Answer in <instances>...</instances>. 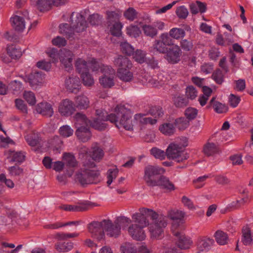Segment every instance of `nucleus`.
<instances>
[{
    "label": "nucleus",
    "instance_id": "nucleus-10",
    "mask_svg": "<svg viewBox=\"0 0 253 253\" xmlns=\"http://www.w3.org/2000/svg\"><path fill=\"white\" fill-rule=\"evenodd\" d=\"M98 70L102 75L99 79L100 84L105 88H110L115 84L114 79L115 77V70L110 66L104 65L99 63V66L98 67Z\"/></svg>",
    "mask_w": 253,
    "mask_h": 253
},
{
    "label": "nucleus",
    "instance_id": "nucleus-50",
    "mask_svg": "<svg viewBox=\"0 0 253 253\" xmlns=\"http://www.w3.org/2000/svg\"><path fill=\"white\" fill-rule=\"evenodd\" d=\"M73 248V243L67 242L57 245L56 249L59 252H67L71 250Z\"/></svg>",
    "mask_w": 253,
    "mask_h": 253
},
{
    "label": "nucleus",
    "instance_id": "nucleus-62",
    "mask_svg": "<svg viewBox=\"0 0 253 253\" xmlns=\"http://www.w3.org/2000/svg\"><path fill=\"white\" fill-rule=\"evenodd\" d=\"M197 114V109L193 107H189L185 111V115L189 120H193L195 119L196 117Z\"/></svg>",
    "mask_w": 253,
    "mask_h": 253
},
{
    "label": "nucleus",
    "instance_id": "nucleus-11",
    "mask_svg": "<svg viewBox=\"0 0 253 253\" xmlns=\"http://www.w3.org/2000/svg\"><path fill=\"white\" fill-rule=\"evenodd\" d=\"M29 20L28 12L26 10L16 11L10 18L13 28L19 32H22L25 29L26 23Z\"/></svg>",
    "mask_w": 253,
    "mask_h": 253
},
{
    "label": "nucleus",
    "instance_id": "nucleus-8",
    "mask_svg": "<svg viewBox=\"0 0 253 253\" xmlns=\"http://www.w3.org/2000/svg\"><path fill=\"white\" fill-rule=\"evenodd\" d=\"M46 53L54 63L60 59L66 70L69 71L72 68L73 54L71 51L63 49L58 51L55 48H51L46 50Z\"/></svg>",
    "mask_w": 253,
    "mask_h": 253
},
{
    "label": "nucleus",
    "instance_id": "nucleus-19",
    "mask_svg": "<svg viewBox=\"0 0 253 253\" xmlns=\"http://www.w3.org/2000/svg\"><path fill=\"white\" fill-rule=\"evenodd\" d=\"M44 77L41 72H35L31 74L28 77L24 78L26 82L29 83L33 89H36L42 85L43 82Z\"/></svg>",
    "mask_w": 253,
    "mask_h": 253
},
{
    "label": "nucleus",
    "instance_id": "nucleus-57",
    "mask_svg": "<svg viewBox=\"0 0 253 253\" xmlns=\"http://www.w3.org/2000/svg\"><path fill=\"white\" fill-rule=\"evenodd\" d=\"M216 151V145L213 143H207L203 149L204 153L210 156L215 153Z\"/></svg>",
    "mask_w": 253,
    "mask_h": 253
},
{
    "label": "nucleus",
    "instance_id": "nucleus-31",
    "mask_svg": "<svg viewBox=\"0 0 253 253\" xmlns=\"http://www.w3.org/2000/svg\"><path fill=\"white\" fill-rule=\"evenodd\" d=\"M253 240V231L252 232L250 229L247 227H244L242 231V242L245 245H250Z\"/></svg>",
    "mask_w": 253,
    "mask_h": 253
},
{
    "label": "nucleus",
    "instance_id": "nucleus-64",
    "mask_svg": "<svg viewBox=\"0 0 253 253\" xmlns=\"http://www.w3.org/2000/svg\"><path fill=\"white\" fill-rule=\"evenodd\" d=\"M124 15L126 19L130 21H132L136 16V12L134 8L129 7L126 10Z\"/></svg>",
    "mask_w": 253,
    "mask_h": 253
},
{
    "label": "nucleus",
    "instance_id": "nucleus-53",
    "mask_svg": "<svg viewBox=\"0 0 253 253\" xmlns=\"http://www.w3.org/2000/svg\"><path fill=\"white\" fill-rule=\"evenodd\" d=\"M175 124L179 130H184L188 127L189 121L185 118H180L175 121Z\"/></svg>",
    "mask_w": 253,
    "mask_h": 253
},
{
    "label": "nucleus",
    "instance_id": "nucleus-38",
    "mask_svg": "<svg viewBox=\"0 0 253 253\" xmlns=\"http://www.w3.org/2000/svg\"><path fill=\"white\" fill-rule=\"evenodd\" d=\"M7 52L13 59L18 58L22 55L21 49L14 45H8L7 47Z\"/></svg>",
    "mask_w": 253,
    "mask_h": 253
},
{
    "label": "nucleus",
    "instance_id": "nucleus-9",
    "mask_svg": "<svg viewBox=\"0 0 253 253\" xmlns=\"http://www.w3.org/2000/svg\"><path fill=\"white\" fill-rule=\"evenodd\" d=\"M75 23H73V27H70L68 24H62L59 26L60 32L71 37V35L76 32H81L84 31L87 27V23L84 21V17L80 13H76Z\"/></svg>",
    "mask_w": 253,
    "mask_h": 253
},
{
    "label": "nucleus",
    "instance_id": "nucleus-17",
    "mask_svg": "<svg viewBox=\"0 0 253 253\" xmlns=\"http://www.w3.org/2000/svg\"><path fill=\"white\" fill-rule=\"evenodd\" d=\"M127 109L128 110V109ZM128 110L130 112L129 115L130 116L129 119L131 121V123L132 125V128L131 130L133 129V127L134 125H138L139 126H142L147 124L153 125L156 124L157 122V120L156 119H152L150 117H146V115L145 114L139 113L136 114L134 116L133 122L132 123V121L131 119V113L129 109H128ZM130 130H131V129Z\"/></svg>",
    "mask_w": 253,
    "mask_h": 253
},
{
    "label": "nucleus",
    "instance_id": "nucleus-29",
    "mask_svg": "<svg viewBox=\"0 0 253 253\" xmlns=\"http://www.w3.org/2000/svg\"><path fill=\"white\" fill-rule=\"evenodd\" d=\"M114 62L115 65L118 68H126L131 69L132 67V63L128 58L122 55H119L115 58Z\"/></svg>",
    "mask_w": 253,
    "mask_h": 253
},
{
    "label": "nucleus",
    "instance_id": "nucleus-7",
    "mask_svg": "<svg viewBox=\"0 0 253 253\" xmlns=\"http://www.w3.org/2000/svg\"><path fill=\"white\" fill-rule=\"evenodd\" d=\"M131 222V220L127 217L122 216L118 217L114 222L110 220H103L104 230L109 237L116 238L121 233V230H124Z\"/></svg>",
    "mask_w": 253,
    "mask_h": 253
},
{
    "label": "nucleus",
    "instance_id": "nucleus-63",
    "mask_svg": "<svg viewBox=\"0 0 253 253\" xmlns=\"http://www.w3.org/2000/svg\"><path fill=\"white\" fill-rule=\"evenodd\" d=\"M229 102L231 106L233 108L236 107L241 101L239 96L235 95L234 94H230L228 97Z\"/></svg>",
    "mask_w": 253,
    "mask_h": 253
},
{
    "label": "nucleus",
    "instance_id": "nucleus-58",
    "mask_svg": "<svg viewBox=\"0 0 253 253\" xmlns=\"http://www.w3.org/2000/svg\"><path fill=\"white\" fill-rule=\"evenodd\" d=\"M118 171V169L116 167L108 170L107 173L108 180L107 182L108 185H110L113 182V179L116 178Z\"/></svg>",
    "mask_w": 253,
    "mask_h": 253
},
{
    "label": "nucleus",
    "instance_id": "nucleus-44",
    "mask_svg": "<svg viewBox=\"0 0 253 253\" xmlns=\"http://www.w3.org/2000/svg\"><path fill=\"white\" fill-rule=\"evenodd\" d=\"M62 148V141L58 136L55 137L52 142L51 149L55 154H58L61 152Z\"/></svg>",
    "mask_w": 253,
    "mask_h": 253
},
{
    "label": "nucleus",
    "instance_id": "nucleus-42",
    "mask_svg": "<svg viewBox=\"0 0 253 253\" xmlns=\"http://www.w3.org/2000/svg\"><path fill=\"white\" fill-rule=\"evenodd\" d=\"M40 11L47 10L53 4L52 0H34Z\"/></svg>",
    "mask_w": 253,
    "mask_h": 253
},
{
    "label": "nucleus",
    "instance_id": "nucleus-1",
    "mask_svg": "<svg viewBox=\"0 0 253 253\" xmlns=\"http://www.w3.org/2000/svg\"><path fill=\"white\" fill-rule=\"evenodd\" d=\"M133 224L127 228L128 235L136 241H143L146 238L143 228L148 226L151 238H160L167 226V217L158 215L154 211L146 208L140 209L139 212L132 214Z\"/></svg>",
    "mask_w": 253,
    "mask_h": 253
},
{
    "label": "nucleus",
    "instance_id": "nucleus-55",
    "mask_svg": "<svg viewBox=\"0 0 253 253\" xmlns=\"http://www.w3.org/2000/svg\"><path fill=\"white\" fill-rule=\"evenodd\" d=\"M197 91L194 86L189 85L186 87L185 95L187 97V99H194L197 96Z\"/></svg>",
    "mask_w": 253,
    "mask_h": 253
},
{
    "label": "nucleus",
    "instance_id": "nucleus-13",
    "mask_svg": "<svg viewBox=\"0 0 253 253\" xmlns=\"http://www.w3.org/2000/svg\"><path fill=\"white\" fill-rule=\"evenodd\" d=\"M110 24L108 25L109 32L114 36L120 37L122 35V29L123 24L119 22L120 14L114 11L107 13Z\"/></svg>",
    "mask_w": 253,
    "mask_h": 253
},
{
    "label": "nucleus",
    "instance_id": "nucleus-45",
    "mask_svg": "<svg viewBox=\"0 0 253 253\" xmlns=\"http://www.w3.org/2000/svg\"><path fill=\"white\" fill-rule=\"evenodd\" d=\"M23 98L31 106L36 103L37 100L35 94L31 91H25L23 93Z\"/></svg>",
    "mask_w": 253,
    "mask_h": 253
},
{
    "label": "nucleus",
    "instance_id": "nucleus-6",
    "mask_svg": "<svg viewBox=\"0 0 253 253\" xmlns=\"http://www.w3.org/2000/svg\"><path fill=\"white\" fill-rule=\"evenodd\" d=\"M96 175V172L93 171L89 174L86 175L84 170L82 168L75 174L73 170L68 169L64 174H58L57 176V179L59 182L65 184L67 181V177H71L74 180L79 181L82 185H84L95 183V178Z\"/></svg>",
    "mask_w": 253,
    "mask_h": 253
},
{
    "label": "nucleus",
    "instance_id": "nucleus-41",
    "mask_svg": "<svg viewBox=\"0 0 253 253\" xmlns=\"http://www.w3.org/2000/svg\"><path fill=\"white\" fill-rule=\"evenodd\" d=\"M146 55V52L140 49H137L132 54L134 60L140 64L145 62L147 59Z\"/></svg>",
    "mask_w": 253,
    "mask_h": 253
},
{
    "label": "nucleus",
    "instance_id": "nucleus-16",
    "mask_svg": "<svg viewBox=\"0 0 253 253\" xmlns=\"http://www.w3.org/2000/svg\"><path fill=\"white\" fill-rule=\"evenodd\" d=\"M88 232L91 234L93 238L100 241L104 237V224L103 221L101 222L94 221L88 226Z\"/></svg>",
    "mask_w": 253,
    "mask_h": 253
},
{
    "label": "nucleus",
    "instance_id": "nucleus-28",
    "mask_svg": "<svg viewBox=\"0 0 253 253\" xmlns=\"http://www.w3.org/2000/svg\"><path fill=\"white\" fill-rule=\"evenodd\" d=\"M74 120L77 128L81 126L87 127L88 126H90L91 122L90 120L86 118L84 114L81 113H77L74 117Z\"/></svg>",
    "mask_w": 253,
    "mask_h": 253
},
{
    "label": "nucleus",
    "instance_id": "nucleus-61",
    "mask_svg": "<svg viewBox=\"0 0 253 253\" xmlns=\"http://www.w3.org/2000/svg\"><path fill=\"white\" fill-rule=\"evenodd\" d=\"M9 88L11 89L14 93H16L22 90L23 87L21 82L16 80L12 81L9 84Z\"/></svg>",
    "mask_w": 253,
    "mask_h": 253
},
{
    "label": "nucleus",
    "instance_id": "nucleus-20",
    "mask_svg": "<svg viewBox=\"0 0 253 253\" xmlns=\"http://www.w3.org/2000/svg\"><path fill=\"white\" fill-rule=\"evenodd\" d=\"M172 233L175 236L177 245L180 249H186L190 247L192 244L190 238L186 237L179 229L174 231Z\"/></svg>",
    "mask_w": 253,
    "mask_h": 253
},
{
    "label": "nucleus",
    "instance_id": "nucleus-35",
    "mask_svg": "<svg viewBox=\"0 0 253 253\" xmlns=\"http://www.w3.org/2000/svg\"><path fill=\"white\" fill-rule=\"evenodd\" d=\"M210 105H212L214 110L217 113H224L227 111L228 107L224 104L215 101L213 97L210 101Z\"/></svg>",
    "mask_w": 253,
    "mask_h": 253
},
{
    "label": "nucleus",
    "instance_id": "nucleus-25",
    "mask_svg": "<svg viewBox=\"0 0 253 253\" xmlns=\"http://www.w3.org/2000/svg\"><path fill=\"white\" fill-rule=\"evenodd\" d=\"M130 69L120 68L117 69V76L121 81L130 82L133 79V74L129 71Z\"/></svg>",
    "mask_w": 253,
    "mask_h": 253
},
{
    "label": "nucleus",
    "instance_id": "nucleus-22",
    "mask_svg": "<svg viewBox=\"0 0 253 253\" xmlns=\"http://www.w3.org/2000/svg\"><path fill=\"white\" fill-rule=\"evenodd\" d=\"M66 88L71 92H77L81 88V82L79 77L72 76L65 81Z\"/></svg>",
    "mask_w": 253,
    "mask_h": 253
},
{
    "label": "nucleus",
    "instance_id": "nucleus-34",
    "mask_svg": "<svg viewBox=\"0 0 253 253\" xmlns=\"http://www.w3.org/2000/svg\"><path fill=\"white\" fill-rule=\"evenodd\" d=\"M75 103L77 108L80 109H85L88 107L89 101L86 96L82 94L76 97Z\"/></svg>",
    "mask_w": 253,
    "mask_h": 253
},
{
    "label": "nucleus",
    "instance_id": "nucleus-51",
    "mask_svg": "<svg viewBox=\"0 0 253 253\" xmlns=\"http://www.w3.org/2000/svg\"><path fill=\"white\" fill-rule=\"evenodd\" d=\"M159 40H161L166 46L173 45V40L170 37L169 33H164L159 37Z\"/></svg>",
    "mask_w": 253,
    "mask_h": 253
},
{
    "label": "nucleus",
    "instance_id": "nucleus-12",
    "mask_svg": "<svg viewBox=\"0 0 253 253\" xmlns=\"http://www.w3.org/2000/svg\"><path fill=\"white\" fill-rule=\"evenodd\" d=\"M167 156L169 159L181 162L186 160L188 156L182 147L175 143H171L167 149Z\"/></svg>",
    "mask_w": 253,
    "mask_h": 253
},
{
    "label": "nucleus",
    "instance_id": "nucleus-54",
    "mask_svg": "<svg viewBox=\"0 0 253 253\" xmlns=\"http://www.w3.org/2000/svg\"><path fill=\"white\" fill-rule=\"evenodd\" d=\"M121 50L128 55H132L134 52V48L127 42H122L120 44Z\"/></svg>",
    "mask_w": 253,
    "mask_h": 253
},
{
    "label": "nucleus",
    "instance_id": "nucleus-21",
    "mask_svg": "<svg viewBox=\"0 0 253 253\" xmlns=\"http://www.w3.org/2000/svg\"><path fill=\"white\" fill-rule=\"evenodd\" d=\"M157 78L152 77L149 75H145L144 77V81H143V82L149 85L155 87L162 86L167 82V78H165L162 75H159Z\"/></svg>",
    "mask_w": 253,
    "mask_h": 253
},
{
    "label": "nucleus",
    "instance_id": "nucleus-23",
    "mask_svg": "<svg viewBox=\"0 0 253 253\" xmlns=\"http://www.w3.org/2000/svg\"><path fill=\"white\" fill-rule=\"evenodd\" d=\"M36 110L39 114L48 117H51L54 113L51 105L46 102L38 104L36 107Z\"/></svg>",
    "mask_w": 253,
    "mask_h": 253
},
{
    "label": "nucleus",
    "instance_id": "nucleus-43",
    "mask_svg": "<svg viewBox=\"0 0 253 253\" xmlns=\"http://www.w3.org/2000/svg\"><path fill=\"white\" fill-rule=\"evenodd\" d=\"M173 101L176 107H183L188 105L189 102L188 99L182 96L176 95L173 98Z\"/></svg>",
    "mask_w": 253,
    "mask_h": 253
},
{
    "label": "nucleus",
    "instance_id": "nucleus-24",
    "mask_svg": "<svg viewBox=\"0 0 253 253\" xmlns=\"http://www.w3.org/2000/svg\"><path fill=\"white\" fill-rule=\"evenodd\" d=\"M4 155L9 161L16 163H22L25 158V154L22 152L8 151L5 152Z\"/></svg>",
    "mask_w": 253,
    "mask_h": 253
},
{
    "label": "nucleus",
    "instance_id": "nucleus-3",
    "mask_svg": "<svg viewBox=\"0 0 253 253\" xmlns=\"http://www.w3.org/2000/svg\"><path fill=\"white\" fill-rule=\"evenodd\" d=\"M165 172V170L162 168L148 165L144 169V180L150 186H160L169 190H174L173 184L167 177L162 175Z\"/></svg>",
    "mask_w": 253,
    "mask_h": 253
},
{
    "label": "nucleus",
    "instance_id": "nucleus-18",
    "mask_svg": "<svg viewBox=\"0 0 253 253\" xmlns=\"http://www.w3.org/2000/svg\"><path fill=\"white\" fill-rule=\"evenodd\" d=\"M75 111V105L74 102L65 99L61 101L58 106V112L62 116H69Z\"/></svg>",
    "mask_w": 253,
    "mask_h": 253
},
{
    "label": "nucleus",
    "instance_id": "nucleus-59",
    "mask_svg": "<svg viewBox=\"0 0 253 253\" xmlns=\"http://www.w3.org/2000/svg\"><path fill=\"white\" fill-rule=\"evenodd\" d=\"M9 174L11 176H20L23 174V170L18 166L10 167L8 168Z\"/></svg>",
    "mask_w": 253,
    "mask_h": 253
},
{
    "label": "nucleus",
    "instance_id": "nucleus-49",
    "mask_svg": "<svg viewBox=\"0 0 253 253\" xmlns=\"http://www.w3.org/2000/svg\"><path fill=\"white\" fill-rule=\"evenodd\" d=\"M150 152L151 155L155 158L160 160L164 159L167 155L166 152L156 147L152 148L150 150Z\"/></svg>",
    "mask_w": 253,
    "mask_h": 253
},
{
    "label": "nucleus",
    "instance_id": "nucleus-5",
    "mask_svg": "<svg viewBox=\"0 0 253 253\" xmlns=\"http://www.w3.org/2000/svg\"><path fill=\"white\" fill-rule=\"evenodd\" d=\"M99 66V62L94 58L87 62L82 58H78L77 60L76 67L85 86H90L94 83L93 78L88 73V68H90L92 71L96 72L98 71V67Z\"/></svg>",
    "mask_w": 253,
    "mask_h": 253
},
{
    "label": "nucleus",
    "instance_id": "nucleus-27",
    "mask_svg": "<svg viewBox=\"0 0 253 253\" xmlns=\"http://www.w3.org/2000/svg\"><path fill=\"white\" fill-rule=\"evenodd\" d=\"M214 240L209 237H204L198 242L197 249L199 252L209 251L213 245Z\"/></svg>",
    "mask_w": 253,
    "mask_h": 253
},
{
    "label": "nucleus",
    "instance_id": "nucleus-36",
    "mask_svg": "<svg viewBox=\"0 0 253 253\" xmlns=\"http://www.w3.org/2000/svg\"><path fill=\"white\" fill-rule=\"evenodd\" d=\"M62 158L67 165L70 168L69 169L73 170V168L76 167L78 165L75 157L71 153H64Z\"/></svg>",
    "mask_w": 253,
    "mask_h": 253
},
{
    "label": "nucleus",
    "instance_id": "nucleus-30",
    "mask_svg": "<svg viewBox=\"0 0 253 253\" xmlns=\"http://www.w3.org/2000/svg\"><path fill=\"white\" fill-rule=\"evenodd\" d=\"M22 248V245H19L17 247H15L14 244L3 243L0 249L2 251L1 253H18Z\"/></svg>",
    "mask_w": 253,
    "mask_h": 253
},
{
    "label": "nucleus",
    "instance_id": "nucleus-32",
    "mask_svg": "<svg viewBox=\"0 0 253 253\" xmlns=\"http://www.w3.org/2000/svg\"><path fill=\"white\" fill-rule=\"evenodd\" d=\"M159 130L162 134L170 136L174 134L175 129L172 123H164L159 126Z\"/></svg>",
    "mask_w": 253,
    "mask_h": 253
},
{
    "label": "nucleus",
    "instance_id": "nucleus-40",
    "mask_svg": "<svg viewBox=\"0 0 253 253\" xmlns=\"http://www.w3.org/2000/svg\"><path fill=\"white\" fill-rule=\"evenodd\" d=\"M190 8L193 14H196L199 12L203 13L206 11V9L205 5L198 1H197L195 3L190 4Z\"/></svg>",
    "mask_w": 253,
    "mask_h": 253
},
{
    "label": "nucleus",
    "instance_id": "nucleus-15",
    "mask_svg": "<svg viewBox=\"0 0 253 253\" xmlns=\"http://www.w3.org/2000/svg\"><path fill=\"white\" fill-rule=\"evenodd\" d=\"M165 53V58L169 63L176 64L180 60L182 51L177 44H174L168 48Z\"/></svg>",
    "mask_w": 253,
    "mask_h": 253
},
{
    "label": "nucleus",
    "instance_id": "nucleus-46",
    "mask_svg": "<svg viewBox=\"0 0 253 253\" xmlns=\"http://www.w3.org/2000/svg\"><path fill=\"white\" fill-rule=\"evenodd\" d=\"M39 138V134L35 133L28 134L25 136L27 142L32 146H35L38 143Z\"/></svg>",
    "mask_w": 253,
    "mask_h": 253
},
{
    "label": "nucleus",
    "instance_id": "nucleus-33",
    "mask_svg": "<svg viewBox=\"0 0 253 253\" xmlns=\"http://www.w3.org/2000/svg\"><path fill=\"white\" fill-rule=\"evenodd\" d=\"M169 33L172 40H176L182 39L186 35V32L184 29L177 27L171 28Z\"/></svg>",
    "mask_w": 253,
    "mask_h": 253
},
{
    "label": "nucleus",
    "instance_id": "nucleus-4",
    "mask_svg": "<svg viewBox=\"0 0 253 253\" xmlns=\"http://www.w3.org/2000/svg\"><path fill=\"white\" fill-rule=\"evenodd\" d=\"M80 156L83 161V168L82 169L84 170L86 175L89 174L93 171L96 172V177L98 175V172L92 169L95 166L92 160L97 161L101 160L104 156L103 150L97 146H95L92 148L91 152L90 151L88 152V150L86 147H83L80 150Z\"/></svg>",
    "mask_w": 253,
    "mask_h": 253
},
{
    "label": "nucleus",
    "instance_id": "nucleus-14",
    "mask_svg": "<svg viewBox=\"0 0 253 253\" xmlns=\"http://www.w3.org/2000/svg\"><path fill=\"white\" fill-rule=\"evenodd\" d=\"M161 215L164 216V215ZM185 215L184 212L176 209L171 210L168 211V215L166 216L167 217V224H168V218L172 220L171 225V230L172 232H174V231L178 229L177 228L182 223V219ZM164 216H165V215H164Z\"/></svg>",
    "mask_w": 253,
    "mask_h": 253
},
{
    "label": "nucleus",
    "instance_id": "nucleus-48",
    "mask_svg": "<svg viewBox=\"0 0 253 253\" xmlns=\"http://www.w3.org/2000/svg\"><path fill=\"white\" fill-rule=\"evenodd\" d=\"M142 28L144 33L147 36L153 38L157 35L158 33L157 29L153 26L144 25Z\"/></svg>",
    "mask_w": 253,
    "mask_h": 253
},
{
    "label": "nucleus",
    "instance_id": "nucleus-52",
    "mask_svg": "<svg viewBox=\"0 0 253 253\" xmlns=\"http://www.w3.org/2000/svg\"><path fill=\"white\" fill-rule=\"evenodd\" d=\"M73 129L68 125L63 126L59 129L60 135L65 137H70L73 134Z\"/></svg>",
    "mask_w": 253,
    "mask_h": 253
},
{
    "label": "nucleus",
    "instance_id": "nucleus-37",
    "mask_svg": "<svg viewBox=\"0 0 253 253\" xmlns=\"http://www.w3.org/2000/svg\"><path fill=\"white\" fill-rule=\"evenodd\" d=\"M214 238L216 242L220 245H226L228 241L227 234L221 230H218L215 233Z\"/></svg>",
    "mask_w": 253,
    "mask_h": 253
},
{
    "label": "nucleus",
    "instance_id": "nucleus-60",
    "mask_svg": "<svg viewBox=\"0 0 253 253\" xmlns=\"http://www.w3.org/2000/svg\"><path fill=\"white\" fill-rule=\"evenodd\" d=\"M188 9L184 5L178 7L176 10V14L177 16L181 19L186 18L188 15Z\"/></svg>",
    "mask_w": 253,
    "mask_h": 253
},
{
    "label": "nucleus",
    "instance_id": "nucleus-39",
    "mask_svg": "<svg viewBox=\"0 0 253 253\" xmlns=\"http://www.w3.org/2000/svg\"><path fill=\"white\" fill-rule=\"evenodd\" d=\"M120 250L121 253H136L137 252L136 247L130 242L123 243L120 246Z\"/></svg>",
    "mask_w": 253,
    "mask_h": 253
},
{
    "label": "nucleus",
    "instance_id": "nucleus-2",
    "mask_svg": "<svg viewBox=\"0 0 253 253\" xmlns=\"http://www.w3.org/2000/svg\"><path fill=\"white\" fill-rule=\"evenodd\" d=\"M129 111L122 105H117L109 114L103 109H97L96 111L97 118L91 122L90 126L95 129L102 130L107 127L105 121H108L114 124L118 128L130 130L132 125L129 119Z\"/></svg>",
    "mask_w": 253,
    "mask_h": 253
},
{
    "label": "nucleus",
    "instance_id": "nucleus-56",
    "mask_svg": "<svg viewBox=\"0 0 253 253\" xmlns=\"http://www.w3.org/2000/svg\"><path fill=\"white\" fill-rule=\"evenodd\" d=\"M153 47L157 51L160 53H164L168 50L166 45H165L161 40H157L153 44Z\"/></svg>",
    "mask_w": 253,
    "mask_h": 253
},
{
    "label": "nucleus",
    "instance_id": "nucleus-47",
    "mask_svg": "<svg viewBox=\"0 0 253 253\" xmlns=\"http://www.w3.org/2000/svg\"><path fill=\"white\" fill-rule=\"evenodd\" d=\"M126 33L131 37L136 38L139 36L141 31L137 26L130 25L126 27Z\"/></svg>",
    "mask_w": 253,
    "mask_h": 253
},
{
    "label": "nucleus",
    "instance_id": "nucleus-26",
    "mask_svg": "<svg viewBox=\"0 0 253 253\" xmlns=\"http://www.w3.org/2000/svg\"><path fill=\"white\" fill-rule=\"evenodd\" d=\"M77 128L76 134L81 141L85 142L90 139L91 134L87 127L81 126L78 127Z\"/></svg>",
    "mask_w": 253,
    "mask_h": 253
}]
</instances>
